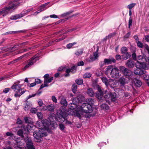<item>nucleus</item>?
<instances>
[{
  "mask_svg": "<svg viewBox=\"0 0 149 149\" xmlns=\"http://www.w3.org/2000/svg\"><path fill=\"white\" fill-rule=\"evenodd\" d=\"M67 116L65 108L63 107L61 108L57 113V120L61 123L63 122L65 120V124L66 125H71L72 124L71 122L67 120Z\"/></svg>",
  "mask_w": 149,
  "mask_h": 149,
  "instance_id": "1",
  "label": "nucleus"
},
{
  "mask_svg": "<svg viewBox=\"0 0 149 149\" xmlns=\"http://www.w3.org/2000/svg\"><path fill=\"white\" fill-rule=\"evenodd\" d=\"M136 60V66L137 68H143L145 70L148 69V67L146 63L147 60L145 57L141 55L138 56Z\"/></svg>",
  "mask_w": 149,
  "mask_h": 149,
  "instance_id": "2",
  "label": "nucleus"
},
{
  "mask_svg": "<svg viewBox=\"0 0 149 149\" xmlns=\"http://www.w3.org/2000/svg\"><path fill=\"white\" fill-rule=\"evenodd\" d=\"M11 88L16 92L14 95L15 97H20L26 91L25 90H23L24 88L22 89L21 88L20 84H18L16 83H15L11 87Z\"/></svg>",
  "mask_w": 149,
  "mask_h": 149,
  "instance_id": "3",
  "label": "nucleus"
},
{
  "mask_svg": "<svg viewBox=\"0 0 149 149\" xmlns=\"http://www.w3.org/2000/svg\"><path fill=\"white\" fill-rule=\"evenodd\" d=\"M80 107L83 112L86 113H91L93 110V108L91 105L86 103L82 104Z\"/></svg>",
  "mask_w": 149,
  "mask_h": 149,
  "instance_id": "4",
  "label": "nucleus"
},
{
  "mask_svg": "<svg viewBox=\"0 0 149 149\" xmlns=\"http://www.w3.org/2000/svg\"><path fill=\"white\" fill-rule=\"evenodd\" d=\"M51 123L50 122L45 119L42 120L40 124H38V126L40 127L39 128L41 130L45 129L48 130H49V127Z\"/></svg>",
  "mask_w": 149,
  "mask_h": 149,
  "instance_id": "5",
  "label": "nucleus"
},
{
  "mask_svg": "<svg viewBox=\"0 0 149 149\" xmlns=\"http://www.w3.org/2000/svg\"><path fill=\"white\" fill-rule=\"evenodd\" d=\"M120 72L123 76L126 77H129L132 74V71L129 69L123 66H121L119 67Z\"/></svg>",
  "mask_w": 149,
  "mask_h": 149,
  "instance_id": "6",
  "label": "nucleus"
},
{
  "mask_svg": "<svg viewBox=\"0 0 149 149\" xmlns=\"http://www.w3.org/2000/svg\"><path fill=\"white\" fill-rule=\"evenodd\" d=\"M33 134L36 141L40 142L41 141V139L43 136V133L40 130H37L33 132Z\"/></svg>",
  "mask_w": 149,
  "mask_h": 149,
  "instance_id": "7",
  "label": "nucleus"
},
{
  "mask_svg": "<svg viewBox=\"0 0 149 149\" xmlns=\"http://www.w3.org/2000/svg\"><path fill=\"white\" fill-rule=\"evenodd\" d=\"M24 141L26 143V147L28 149H36L30 137L27 136L24 138Z\"/></svg>",
  "mask_w": 149,
  "mask_h": 149,
  "instance_id": "8",
  "label": "nucleus"
},
{
  "mask_svg": "<svg viewBox=\"0 0 149 149\" xmlns=\"http://www.w3.org/2000/svg\"><path fill=\"white\" fill-rule=\"evenodd\" d=\"M120 70L117 67H115L111 70L110 74L113 78L116 79L120 76Z\"/></svg>",
  "mask_w": 149,
  "mask_h": 149,
  "instance_id": "9",
  "label": "nucleus"
},
{
  "mask_svg": "<svg viewBox=\"0 0 149 149\" xmlns=\"http://www.w3.org/2000/svg\"><path fill=\"white\" fill-rule=\"evenodd\" d=\"M109 97L111 98V101L115 102L116 100V94L115 93H112L111 92H109L108 93L104 95V98L106 99L109 98Z\"/></svg>",
  "mask_w": 149,
  "mask_h": 149,
  "instance_id": "10",
  "label": "nucleus"
},
{
  "mask_svg": "<svg viewBox=\"0 0 149 149\" xmlns=\"http://www.w3.org/2000/svg\"><path fill=\"white\" fill-rule=\"evenodd\" d=\"M36 57L35 56H33L32 58H31L29 60V61L28 63L24 67L23 70H25L26 69L30 67L31 65H33L34 63L36 62L37 58L36 59Z\"/></svg>",
  "mask_w": 149,
  "mask_h": 149,
  "instance_id": "11",
  "label": "nucleus"
},
{
  "mask_svg": "<svg viewBox=\"0 0 149 149\" xmlns=\"http://www.w3.org/2000/svg\"><path fill=\"white\" fill-rule=\"evenodd\" d=\"M98 91L95 93V96L100 100H101L104 99L103 97V92L102 91L100 87L98 86Z\"/></svg>",
  "mask_w": 149,
  "mask_h": 149,
  "instance_id": "12",
  "label": "nucleus"
},
{
  "mask_svg": "<svg viewBox=\"0 0 149 149\" xmlns=\"http://www.w3.org/2000/svg\"><path fill=\"white\" fill-rule=\"evenodd\" d=\"M125 64L126 66L129 68H133L135 65L134 62L131 59H129L127 61Z\"/></svg>",
  "mask_w": 149,
  "mask_h": 149,
  "instance_id": "13",
  "label": "nucleus"
},
{
  "mask_svg": "<svg viewBox=\"0 0 149 149\" xmlns=\"http://www.w3.org/2000/svg\"><path fill=\"white\" fill-rule=\"evenodd\" d=\"M105 65L111 64L112 63H115L116 60L112 57L110 56L109 58H105L104 59Z\"/></svg>",
  "mask_w": 149,
  "mask_h": 149,
  "instance_id": "14",
  "label": "nucleus"
},
{
  "mask_svg": "<svg viewBox=\"0 0 149 149\" xmlns=\"http://www.w3.org/2000/svg\"><path fill=\"white\" fill-rule=\"evenodd\" d=\"M48 119L49 120V121L51 123L54 122L56 119L57 120V115L56 117L55 114L53 113H50L49 114Z\"/></svg>",
  "mask_w": 149,
  "mask_h": 149,
  "instance_id": "15",
  "label": "nucleus"
},
{
  "mask_svg": "<svg viewBox=\"0 0 149 149\" xmlns=\"http://www.w3.org/2000/svg\"><path fill=\"white\" fill-rule=\"evenodd\" d=\"M125 77L122 76L118 79V81L120 86L121 87H123L127 82Z\"/></svg>",
  "mask_w": 149,
  "mask_h": 149,
  "instance_id": "16",
  "label": "nucleus"
},
{
  "mask_svg": "<svg viewBox=\"0 0 149 149\" xmlns=\"http://www.w3.org/2000/svg\"><path fill=\"white\" fill-rule=\"evenodd\" d=\"M38 103L39 105L37 107L38 109L40 110L45 111L46 110L45 107L43 106L45 104H43L42 100H40L38 102Z\"/></svg>",
  "mask_w": 149,
  "mask_h": 149,
  "instance_id": "17",
  "label": "nucleus"
},
{
  "mask_svg": "<svg viewBox=\"0 0 149 149\" xmlns=\"http://www.w3.org/2000/svg\"><path fill=\"white\" fill-rule=\"evenodd\" d=\"M77 85L74 84L72 85L71 88L73 92L74 93L75 95L78 97H79V94L80 93L77 92V93H76L77 89Z\"/></svg>",
  "mask_w": 149,
  "mask_h": 149,
  "instance_id": "18",
  "label": "nucleus"
},
{
  "mask_svg": "<svg viewBox=\"0 0 149 149\" xmlns=\"http://www.w3.org/2000/svg\"><path fill=\"white\" fill-rule=\"evenodd\" d=\"M133 82L135 86L136 87H140L142 85L141 81L139 79L136 78L134 79Z\"/></svg>",
  "mask_w": 149,
  "mask_h": 149,
  "instance_id": "19",
  "label": "nucleus"
},
{
  "mask_svg": "<svg viewBox=\"0 0 149 149\" xmlns=\"http://www.w3.org/2000/svg\"><path fill=\"white\" fill-rule=\"evenodd\" d=\"M136 70H135L134 71V73L137 75H141L143 74L146 71L144 70H141L143 68H137Z\"/></svg>",
  "mask_w": 149,
  "mask_h": 149,
  "instance_id": "20",
  "label": "nucleus"
},
{
  "mask_svg": "<svg viewBox=\"0 0 149 149\" xmlns=\"http://www.w3.org/2000/svg\"><path fill=\"white\" fill-rule=\"evenodd\" d=\"M24 16V14L21 13L19 14H17L14 15H12L10 17V19L11 20H16Z\"/></svg>",
  "mask_w": 149,
  "mask_h": 149,
  "instance_id": "21",
  "label": "nucleus"
},
{
  "mask_svg": "<svg viewBox=\"0 0 149 149\" xmlns=\"http://www.w3.org/2000/svg\"><path fill=\"white\" fill-rule=\"evenodd\" d=\"M98 57L97 54H95L90 56L88 59V61L90 62H92L95 61Z\"/></svg>",
  "mask_w": 149,
  "mask_h": 149,
  "instance_id": "22",
  "label": "nucleus"
},
{
  "mask_svg": "<svg viewBox=\"0 0 149 149\" xmlns=\"http://www.w3.org/2000/svg\"><path fill=\"white\" fill-rule=\"evenodd\" d=\"M103 82L105 84L106 87H108L109 86V81L107 78L106 77H100Z\"/></svg>",
  "mask_w": 149,
  "mask_h": 149,
  "instance_id": "23",
  "label": "nucleus"
},
{
  "mask_svg": "<svg viewBox=\"0 0 149 149\" xmlns=\"http://www.w3.org/2000/svg\"><path fill=\"white\" fill-rule=\"evenodd\" d=\"M131 51L132 53V56L133 59L134 60H136L137 58H136V55L135 52V48L134 47L132 48L131 49Z\"/></svg>",
  "mask_w": 149,
  "mask_h": 149,
  "instance_id": "24",
  "label": "nucleus"
},
{
  "mask_svg": "<svg viewBox=\"0 0 149 149\" xmlns=\"http://www.w3.org/2000/svg\"><path fill=\"white\" fill-rule=\"evenodd\" d=\"M123 59L124 60H126L129 58L131 57V55L130 52H127L125 54L122 55Z\"/></svg>",
  "mask_w": 149,
  "mask_h": 149,
  "instance_id": "25",
  "label": "nucleus"
},
{
  "mask_svg": "<svg viewBox=\"0 0 149 149\" xmlns=\"http://www.w3.org/2000/svg\"><path fill=\"white\" fill-rule=\"evenodd\" d=\"M17 135L20 136L21 138L24 140V138H25L26 137L24 138V136L23 132L22 129L19 130L17 132Z\"/></svg>",
  "mask_w": 149,
  "mask_h": 149,
  "instance_id": "26",
  "label": "nucleus"
},
{
  "mask_svg": "<svg viewBox=\"0 0 149 149\" xmlns=\"http://www.w3.org/2000/svg\"><path fill=\"white\" fill-rule=\"evenodd\" d=\"M28 51V50L27 49V48H26L25 49H21L19 50L16 51L15 52L14 55L23 53Z\"/></svg>",
  "mask_w": 149,
  "mask_h": 149,
  "instance_id": "27",
  "label": "nucleus"
},
{
  "mask_svg": "<svg viewBox=\"0 0 149 149\" xmlns=\"http://www.w3.org/2000/svg\"><path fill=\"white\" fill-rule=\"evenodd\" d=\"M86 102L88 104L91 105L92 106L93 104L94 101L91 98H88L86 99Z\"/></svg>",
  "mask_w": 149,
  "mask_h": 149,
  "instance_id": "28",
  "label": "nucleus"
},
{
  "mask_svg": "<svg viewBox=\"0 0 149 149\" xmlns=\"http://www.w3.org/2000/svg\"><path fill=\"white\" fill-rule=\"evenodd\" d=\"M87 93L91 97H93L94 94L93 89L91 88H89L87 90Z\"/></svg>",
  "mask_w": 149,
  "mask_h": 149,
  "instance_id": "29",
  "label": "nucleus"
},
{
  "mask_svg": "<svg viewBox=\"0 0 149 149\" xmlns=\"http://www.w3.org/2000/svg\"><path fill=\"white\" fill-rule=\"evenodd\" d=\"M61 104L64 106H66L68 105V103L66 100L64 98H61Z\"/></svg>",
  "mask_w": 149,
  "mask_h": 149,
  "instance_id": "30",
  "label": "nucleus"
},
{
  "mask_svg": "<svg viewBox=\"0 0 149 149\" xmlns=\"http://www.w3.org/2000/svg\"><path fill=\"white\" fill-rule=\"evenodd\" d=\"M49 3V2L43 4L39 8V9L41 11L44 10H45V6Z\"/></svg>",
  "mask_w": 149,
  "mask_h": 149,
  "instance_id": "31",
  "label": "nucleus"
},
{
  "mask_svg": "<svg viewBox=\"0 0 149 149\" xmlns=\"http://www.w3.org/2000/svg\"><path fill=\"white\" fill-rule=\"evenodd\" d=\"M92 74L89 72H87L84 74L83 77L84 78H89L91 76Z\"/></svg>",
  "mask_w": 149,
  "mask_h": 149,
  "instance_id": "32",
  "label": "nucleus"
},
{
  "mask_svg": "<svg viewBox=\"0 0 149 149\" xmlns=\"http://www.w3.org/2000/svg\"><path fill=\"white\" fill-rule=\"evenodd\" d=\"M47 108L48 110L50 111H54V108L52 104L48 105Z\"/></svg>",
  "mask_w": 149,
  "mask_h": 149,
  "instance_id": "33",
  "label": "nucleus"
},
{
  "mask_svg": "<svg viewBox=\"0 0 149 149\" xmlns=\"http://www.w3.org/2000/svg\"><path fill=\"white\" fill-rule=\"evenodd\" d=\"M83 79H77L75 80V82L79 85L82 84L83 83Z\"/></svg>",
  "mask_w": 149,
  "mask_h": 149,
  "instance_id": "34",
  "label": "nucleus"
},
{
  "mask_svg": "<svg viewBox=\"0 0 149 149\" xmlns=\"http://www.w3.org/2000/svg\"><path fill=\"white\" fill-rule=\"evenodd\" d=\"M19 45V44H15L13 46L10 47V49L13 50H15L17 49L18 47V46Z\"/></svg>",
  "mask_w": 149,
  "mask_h": 149,
  "instance_id": "35",
  "label": "nucleus"
},
{
  "mask_svg": "<svg viewBox=\"0 0 149 149\" xmlns=\"http://www.w3.org/2000/svg\"><path fill=\"white\" fill-rule=\"evenodd\" d=\"M127 50L126 47H123L121 49V52L122 54H125V53L127 52Z\"/></svg>",
  "mask_w": 149,
  "mask_h": 149,
  "instance_id": "36",
  "label": "nucleus"
},
{
  "mask_svg": "<svg viewBox=\"0 0 149 149\" xmlns=\"http://www.w3.org/2000/svg\"><path fill=\"white\" fill-rule=\"evenodd\" d=\"M65 72L66 73V74L64 75V76L65 77H67L69 76L70 75L69 73L71 72V70L70 68L67 69L65 70Z\"/></svg>",
  "mask_w": 149,
  "mask_h": 149,
  "instance_id": "37",
  "label": "nucleus"
},
{
  "mask_svg": "<svg viewBox=\"0 0 149 149\" xmlns=\"http://www.w3.org/2000/svg\"><path fill=\"white\" fill-rule=\"evenodd\" d=\"M70 69L71 70V72L72 74L75 73L77 71V67L74 65Z\"/></svg>",
  "mask_w": 149,
  "mask_h": 149,
  "instance_id": "38",
  "label": "nucleus"
},
{
  "mask_svg": "<svg viewBox=\"0 0 149 149\" xmlns=\"http://www.w3.org/2000/svg\"><path fill=\"white\" fill-rule=\"evenodd\" d=\"M113 66L112 65H109L107 67V68L106 69V72H107V73L108 72H109L110 70H111L113 69Z\"/></svg>",
  "mask_w": 149,
  "mask_h": 149,
  "instance_id": "39",
  "label": "nucleus"
},
{
  "mask_svg": "<svg viewBox=\"0 0 149 149\" xmlns=\"http://www.w3.org/2000/svg\"><path fill=\"white\" fill-rule=\"evenodd\" d=\"M136 4L135 3H132L128 5L127 6V8L129 9L130 10H131V9L134 7L136 5Z\"/></svg>",
  "mask_w": 149,
  "mask_h": 149,
  "instance_id": "40",
  "label": "nucleus"
},
{
  "mask_svg": "<svg viewBox=\"0 0 149 149\" xmlns=\"http://www.w3.org/2000/svg\"><path fill=\"white\" fill-rule=\"evenodd\" d=\"M69 106L70 107V108L72 109H74L76 107V105L74 103H71L70 104H69Z\"/></svg>",
  "mask_w": 149,
  "mask_h": 149,
  "instance_id": "41",
  "label": "nucleus"
},
{
  "mask_svg": "<svg viewBox=\"0 0 149 149\" xmlns=\"http://www.w3.org/2000/svg\"><path fill=\"white\" fill-rule=\"evenodd\" d=\"M132 19L131 17H130L128 21V28H130L132 25Z\"/></svg>",
  "mask_w": 149,
  "mask_h": 149,
  "instance_id": "42",
  "label": "nucleus"
},
{
  "mask_svg": "<svg viewBox=\"0 0 149 149\" xmlns=\"http://www.w3.org/2000/svg\"><path fill=\"white\" fill-rule=\"evenodd\" d=\"M145 72L143 74V77L144 79L146 81H148L149 80V75L147 74H145Z\"/></svg>",
  "mask_w": 149,
  "mask_h": 149,
  "instance_id": "43",
  "label": "nucleus"
},
{
  "mask_svg": "<svg viewBox=\"0 0 149 149\" xmlns=\"http://www.w3.org/2000/svg\"><path fill=\"white\" fill-rule=\"evenodd\" d=\"M16 124L18 125H22L23 122L19 118H18L17 119Z\"/></svg>",
  "mask_w": 149,
  "mask_h": 149,
  "instance_id": "44",
  "label": "nucleus"
},
{
  "mask_svg": "<svg viewBox=\"0 0 149 149\" xmlns=\"http://www.w3.org/2000/svg\"><path fill=\"white\" fill-rule=\"evenodd\" d=\"M37 115L39 119H42V118H43L42 114L41 113V112H40L37 113Z\"/></svg>",
  "mask_w": 149,
  "mask_h": 149,
  "instance_id": "45",
  "label": "nucleus"
},
{
  "mask_svg": "<svg viewBox=\"0 0 149 149\" xmlns=\"http://www.w3.org/2000/svg\"><path fill=\"white\" fill-rule=\"evenodd\" d=\"M37 111V109L35 108H32L30 109V112L32 113H35Z\"/></svg>",
  "mask_w": 149,
  "mask_h": 149,
  "instance_id": "46",
  "label": "nucleus"
},
{
  "mask_svg": "<svg viewBox=\"0 0 149 149\" xmlns=\"http://www.w3.org/2000/svg\"><path fill=\"white\" fill-rule=\"evenodd\" d=\"M137 44L138 47H139L142 48L143 47V44L140 41H138Z\"/></svg>",
  "mask_w": 149,
  "mask_h": 149,
  "instance_id": "47",
  "label": "nucleus"
},
{
  "mask_svg": "<svg viewBox=\"0 0 149 149\" xmlns=\"http://www.w3.org/2000/svg\"><path fill=\"white\" fill-rule=\"evenodd\" d=\"M24 120L26 123H30L31 122V120L28 119V117H24Z\"/></svg>",
  "mask_w": 149,
  "mask_h": 149,
  "instance_id": "48",
  "label": "nucleus"
},
{
  "mask_svg": "<svg viewBox=\"0 0 149 149\" xmlns=\"http://www.w3.org/2000/svg\"><path fill=\"white\" fill-rule=\"evenodd\" d=\"M59 127L60 130H63L65 129V127L63 124L60 123L58 125Z\"/></svg>",
  "mask_w": 149,
  "mask_h": 149,
  "instance_id": "49",
  "label": "nucleus"
},
{
  "mask_svg": "<svg viewBox=\"0 0 149 149\" xmlns=\"http://www.w3.org/2000/svg\"><path fill=\"white\" fill-rule=\"evenodd\" d=\"M19 44V46H21L22 47H24L25 46L27 45L28 44V42H25L21 43Z\"/></svg>",
  "mask_w": 149,
  "mask_h": 149,
  "instance_id": "50",
  "label": "nucleus"
},
{
  "mask_svg": "<svg viewBox=\"0 0 149 149\" xmlns=\"http://www.w3.org/2000/svg\"><path fill=\"white\" fill-rule=\"evenodd\" d=\"M101 107L105 110H107L109 109V107L107 105L105 104H103L102 105Z\"/></svg>",
  "mask_w": 149,
  "mask_h": 149,
  "instance_id": "51",
  "label": "nucleus"
},
{
  "mask_svg": "<svg viewBox=\"0 0 149 149\" xmlns=\"http://www.w3.org/2000/svg\"><path fill=\"white\" fill-rule=\"evenodd\" d=\"M52 101L55 103L57 102V100L54 96L53 95L52 97Z\"/></svg>",
  "mask_w": 149,
  "mask_h": 149,
  "instance_id": "52",
  "label": "nucleus"
},
{
  "mask_svg": "<svg viewBox=\"0 0 149 149\" xmlns=\"http://www.w3.org/2000/svg\"><path fill=\"white\" fill-rule=\"evenodd\" d=\"M33 10V9L32 8H31L28 9L27 10H26L25 11L24 13H23V14H24V15L25 14H27L28 13L32 11Z\"/></svg>",
  "mask_w": 149,
  "mask_h": 149,
  "instance_id": "53",
  "label": "nucleus"
},
{
  "mask_svg": "<svg viewBox=\"0 0 149 149\" xmlns=\"http://www.w3.org/2000/svg\"><path fill=\"white\" fill-rule=\"evenodd\" d=\"M116 33H111L110 34H109L107 37L108 38H110L114 36H115Z\"/></svg>",
  "mask_w": 149,
  "mask_h": 149,
  "instance_id": "54",
  "label": "nucleus"
},
{
  "mask_svg": "<svg viewBox=\"0 0 149 149\" xmlns=\"http://www.w3.org/2000/svg\"><path fill=\"white\" fill-rule=\"evenodd\" d=\"M131 33L129 32L126 34L124 36V38H128L130 35Z\"/></svg>",
  "mask_w": 149,
  "mask_h": 149,
  "instance_id": "55",
  "label": "nucleus"
},
{
  "mask_svg": "<svg viewBox=\"0 0 149 149\" xmlns=\"http://www.w3.org/2000/svg\"><path fill=\"white\" fill-rule=\"evenodd\" d=\"M10 90V88H6L3 89V92L5 93H8Z\"/></svg>",
  "mask_w": 149,
  "mask_h": 149,
  "instance_id": "56",
  "label": "nucleus"
},
{
  "mask_svg": "<svg viewBox=\"0 0 149 149\" xmlns=\"http://www.w3.org/2000/svg\"><path fill=\"white\" fill-rule=\"evenodd\" d=\"M53 79V77H51L49 79H46L45 80L48 83H49L52 82Z\"/></svg>",
  "mask_w": 149,
  "mask_h": 149,
  "instance_id": "57",
  "label": "nucleus"
},
{
  "mask_svg": "<svg viewBox=\"0 0 149 149\" xmlns=\"http://www.w3.org/2000/svg\"><path fill=\"white\" fill-rule=\"evenodd\" d=\"M6 136H10V137H12V136H13V134L10 132H7L6 133Z\"/></svg>",
  "mask_w": 149,
  "mask_h": 149,
  "instance_id": "58",
  "label": "nucleus"
},
{
  "mask_svg": "<svg viewBox=\"0 0 149 149\" xmlns=\"http://www.w3.org/2000/svg\"><path fill=\"white\" fill-rule=\"evenodd\" d=\"M116 59L117 60H119L121 59V56L119 54H117L116 56L115 57Z\"/></svg>",
  "mask_w": 149,
  "mask_h": 149,
  "instance_id": "59",
  "label": "nucleus"
},
{
  "mask_svg": "<svg viewBox=\"0 0 149 149\" xmlns=\"http://www.w3.org/2000/svg\"><path fill=\"white\" fill-rule=\"evenodd\" d=\"M99 66H100V67H102L103 66H104V65H105V63L104 62V61H100V62L99 63Z\"/></svg>",
  "mask_w": 149,
  "mask_h": 149,
  "instance_id": "60",
  "label": "nucleus"
},
{
  "mask_svg": "<svg viewBox=\"0 0 149 149\" xmlns=\"http://www.w3.org/2000/svg\"><path fill=\"white\" fill-rule=\"evenodd\" d=\"M83 53V52L82 51H77L75 52V54L76 55L79 56L80 55L82 54Z\"/></svg>",
  "mask_w": 149,
  "mask_h": 149,
  "instance_id": "61",
  "label": "nucleus"
},
{
  "mask_svg": "<svg viewBox=\"0 0 149 149\" xmlns=\"http://www.w3.org/2000/svg\"><path fill=\"white\" fill-rule=\"evenodd\" d=\"M84 65V63L82 61L79 62L77 63L78 66H83Z\"/></svg>",
  "mask_w": 149,
  "mask_h": 149,
  "instance_id": "62",
  "label": "nucleus"
},
{
  "mask_svg": "<svg viewBox=\"0 0 149 149\" xmlns=\"http://www.w3.org/2000/svg\"><path fill=\"white\" fill-rule=\"evenodd\" d=\"M143 47L144 48L148 51H148H149V47L147 45H143Z\"/></svg>",
  "mask_w": 149,
  "mask_h": 149,
  "instance_id": "63",
  "label": "nucleus"
},
{
  "mask_svg": "<svg viewBox=\"0 0 149 149\" xmlns=\"http://www.w3.org/2000/svg\"><path fill=\"white\" fill-rule=\"evenodd\" d=\"M35 82L36 83H36L37 84H40L41 83V81L40 79H35Z\"/></svg>",
  "mask_w": 149,
  "mask_h": 149,
  "instance_id": "64",
  "label": "nucleus"
}]
</instances>
